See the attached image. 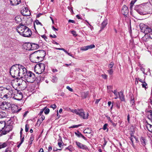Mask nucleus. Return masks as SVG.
<instances>
[{
	"mask_svg": "<svg viewBox=\"0 0 152 152\" xmlns=\"http://www.w3.org/2000/svg\"><path fill=\"white\" fill-rule=\"evenodd\" d=\"M150 38V34H145L144 36L142 37V40L143 41L146 42L150 40L151 39Z\"/></svg>",
	"mask_w": 152,
	"mask_h": 152,
	"instance_id": "obj_21",
	"label": "nucleus"
},
{
	"mask_svg": "<svg viewBox=\"0 0 152 152\" xmlns=\"http://www.w3.org/2000/svg\"><path fill=\"white\" fill-rule=\"evenodd\" d=\"M142 87L146 88V86H147V84L144 81V82L142 83Z\"/></svg>",
	"mask_w": 152,
	"mask_h": 152,
	"instance_id": "obj_43",
	"label": "nucleus"
},
{
	"mask_svg": "<svg viewBox=\"0 0 152 152\" xmlns=\"http://www.w3.org/2000/svg\"><path fill=\"white\" fill-rule=\"evenodd\" d=\"M71 33L73 34V35L75 37L76 36H77V34H76V32L74 30L72 31H71Z\"/></svg>",
	"mask_w": 152,
	"mask_h": 152,
	"instance_id": "obj_49",
	"label": "nucleus"
},
{
	"mask_svg": "<svg viewBox=\"0 0 152 152\" xmlns=\"http://www.w3.org/2000/svg\"><path fill=\"white\" fill-rule=\"evenodd\" d=\"M31 22L32 21L31 19H28L26 21V25H28V24L31 23Z\"/></svg>",
	"mask_w": 152,
	"mask_h": 152,
	"instance_id": "obj_33",
	"label": "nucleus"
},
{
	"mask_svg": "<svg viewBox=\"0 0 152 152\" xmlns=\"http://www.w3.org/2000/svg\"><path fill=\"white\" fill-rule=\"evenodd\" d=\"M79 111L78 112V113L77 114V115H79L84 119H88V113H87L86 114L83 110L82 109H79Z\"/></svg>",
	"mask_w": 152,
	"mask_h": 152,
	"instance_id": "obj_12",
	"label": "nucleus"
},
{
	"mask_svg": "<svg viewBox=\"0 0 152 152\" xmlns=\"http://www.w3.org/2000/svg\"><path fill=\"white\" fill-rule=\"evenodd\" d=\"M107 23L106 20H104L102 23L101 26V29L100 31H101L107 25Z\"/></svg>",
	"mask_w": 152,
	"mask_h": 152,
	"instance_id": "obj_25",
	"label": "nucleus"
},
{
	"mask_svg": "<svg viewBox=\"0 0 152 152\" xmlns=\"http://www.w3.org/2000/svg\"><path fill=\"white\" fill-rule=\"evenodd\" d=\"M7 89L3 87H0V98L4 100L8 98V96L6 93Z\"/></svg>",
	"mask_w": 152,
	"mask_h": 152,
	"instance_id": "obj_7",
	"label": "nucleus"
},
{
	"mask_svg": "<svg viewBox=\"0 0 152 152\" xmlns=\"http://www.w3.org/2000/svg\"><path fill=\"white\" fill-rule=\"evenodd\" d=\"M107 71L109 74L110 75H113V71L112 69H109L107 70Z\"/></svg>",
	"mask_w": 152,
	"mask_h": 152,
	"instance_id": "obj_37",
	"label": "nucleus"
},
{
	"mask_svg": "<svg viewBox=\"0 0 152 152\" xmlns=\"http://www.w3.org/2000/svg\"><path fill=\"white\" fill-rule=\"evenodd\" d=\"M35 23H36L37 24H40L41 25V26H42V25L41 23L39 22V21L38 20H36L35 21Z\"/></svg>",
	"mask_w": 152,
	"mask_h": 152,
	"instance_id": "obj_51",
	"label": "nucleus"
},
{
	"mask_svg": "<svg viewBox=\"0 0 152 152\" xmlns=\"http://www.w3.org/2000/svg\"><path fill=\"white\" fill-rule=\"evenodd\" d=\"M82 126V125L81 124H80L78 125H73L72 126H70L69 127L70 128H77L80 126Z\"/></svg>",
	"mask_w": 152,
	"mask_h": 152,
	"instance_id": "obj_38",
	"label": "nucleus"
},
{
	"mask_svg": "<svg viewBox=\"0 0 152 152\" xmlns=\"http://www.w3.org/2000/svg\"><path fill=\"white\" fill-rule=\"evenodd\" d=\"M68 22L69 23H75V20H68Z\"/></svg>",
	"mask_w": 152,
	"mask_h": 152,
	"instance_id": "obj_60",
	"label": "nucleus"
},
{
	"mask_svg": "<svg viewBox=\"0 0 152 152\" xmlns=\"http://www.w3.org/2000/svg\"><path fill=\"white\" fill-rule=\"evenodd\" d=\"M15 20L17 23H18L21 21V19L20 16H17L15 18Z\"/></svg>",
	"mask_w": 152,
	"mask_h": 152,
	"instance_id": "obj_30",
	"label": "nucleus"
},
{
	"mask_svg": "<svg viewBox=\"0 0 152 152\" xmlns=\"http://www.w3.org/2000/svg\"><path fill=\"white\" fill-rule=\"evenodd\" d=\"M149 102L150 103V104L152 105V100L151 99V97H150L149 100Z\"/></svg>",
	"mask_w": 152,
	"mask_h": 152,
	"instance_id": "obj_64",
	"label": "nucleus"
},
{
	"mask_svg": "<svg viewBox=\"0 0 152 152\" xmlns=\"http://www.w3.org/2000/svg\"><path fill=\"white\" fill-rule=\"evenodd\" d=\"M6 126V123L4 121L0 122V134L2 133V131Z\"/></svg>",
	"mask_w": 152,
	"mask_h": 152,
	"instance_id": "obj_18",
	"label": "nucleus"
},
{
	"mask_svg": "<svg viewBox=\"0 0 152 152\" xmlns=\"http://www.w3.org/2000/svg\"><path fill=\"white\" fill-rule=\"evenodd\" d=\"M95 46L94 45H87L81 47L80 48V50L83 51H86L88 49H92L94 48Z\"/></svg>",
	"mask_w": 152,
	"mask_h": 152,
	"instance_id": "obj_17",
	"label": "nucleus"
},
{
	"mask_svg": "<svg viewBox=\"0 0 152 152\" xmlns=\"http://www.w3.org/2000/svg\"><path fill=\"white\" fill-rule=\"evenodd\" d=\"M146 127L148 131L152 133V125L148 123Z\"/></svg>",
	"mask_w": 152,
	"mask_h": 152,
	"instance_id": "obj_26",
	"label": "nucleus"
},
{
	"mask_svg": "<svg viewBox=\"0 0 152 152\" xmlns=\"http://www.w3.org/2000/svg\"><path fill=\"white\" fill-rule=\"evenodd\" d=\"M56 49L59 50H62L64 51L65 50V49L63 48H56Z\"/></svg>",
	"mask_w": 152,
	"mask_h": 152,
	"instance_id": "obj_59",
	"label": "nucleus"
},
{
	"mask_svg": "<svg viewBox=\"0 0 152 152\" xmlns=\"http://www.w3.org/2000/svg\"><path fill=\"white\" fill-rule=\"evenodd\" d=\"M12 129V126L11 125H6L2 133L0 134V137L3 135H5L11 131Z\"/></svg>",
	"mask_w": 152,
	"mask_h": 152,
	"instance_id": "obj_10",
	"label": "nucleus"
},
{
	"mask_svg": "<svg viewBox=\"0 0 152 152\" xmlns=\"http://www.w3.org/2000/svg\"><path fill=\"white\" fill-rule=\"evenodd\" d=\"M34 140V136L33 134H31V135L30 138L29 140V144L31 145L32 143V142Z\"/></svg>",
	"mask_w": 152,
	"mask_h": 152,
	"instance_id": "obj_32",
	"label": "nucleus"
},
{
	"mask_svg": "<svg viewBox=\"0 0 152 152\" xmlns=\"http://www.w3.org/2000/svg\"><path fill=\"white\" fill-rule=\"evenodd\" d=\"M51 107H52L53 109L56 108V106L55 104H53L50 106Z\"/></svg>",
	"mask_w": 152,
	"mask_h": 152,
	"instance_id": "obj_57",
	"label": "nucleus"
},
{
	"mask_svg": "<svg viewBox=\"0 0 152 152\" xmlns=\"http://www.w3.org/2000/svg\"><path fill=\"white\" fill-rule=\"evenodd\" d=\"M140 142L141 144L143 146H145V145L146 140L145 138L143 137H141L140 139Z\"/></svg>",
	"mask_w": 152,
	"mask_h": 152,
	"instance_id": "obj_28",
	"label": "nucleus"
},
{
	"mask_svg": "<svg viewBox=\"0 0 152 152\" xmlns=\"http://www.w3.org/2000/svg\"><path fill=\"white\" fill-rule=\"evenodd\" d=\"M75 143L78 148L80 149L85 150H87L88 149V148L86 145L83 144L79 142L76 141L75 142Z\"/></svg>",
	"mask_w": 152,
	"mask_h": 152,
	"instance_id": "obj_16",
	"label": "nucleus"
},
{
	"mask_svg": "<svg viewBox=\"0 0 152 152\" xmlns=\"http://www.w3.org/2000/svg\"><path fill=\"white\" fill-rule=\"evenodd\" d=\"M44 113L46 114H48L50 112V110L48 108H46V109H45Z\"/></svg>",
	"mask_w": 152,
	"mask_h": 152,
	"instance_id": "obj_46",
	"label": "nucleus"
},
{
	"mask_svg": "<svg viewBox=\"0 0 152 152\" xmlns=\"http://www.w3.org/2000/svg\"><path fill=\"white\" fill-rule=\"evenodd\" d=\"M12 95L15 99L20 101L23 98L22 93L20 90H15L12 91Z\"/></svg>",
	"mask_w": 152,
	"mask_h": 152,
	"instance_id": "obj_5",
	"label": "nucleus"
},
{
	"mask_svg": "<svg viewBox=\"0 0 152 152\" xmlns=\"http://www.w3.org/2000/svg\"><path fill=\"white\" fill-rule=\"evenodd\" d=\"M57 80L58 78L56 77L53 76V78L52 79V81L53 83L56 82L57 81Z\"/></svg>",
	"mask_w": 152,
	"mask_h": 152,
	"instance_id": "obj_40",
	"label": "nucleus"
},
{
	"mask_svg": "<svg viewBox=\"0 0 152 152\" xmlns=\"http://www.w3.org/2000/svg\"><path fill=\"white\" fill-rule=\"evenodd\" d=\"M114 65V63L113 62H111L110 64L108 65V67L110 69H112Z\"/></svg>",
	"mask_w": 152,
	"mask_h": 152,
	"instance_id": "obj_42",
	"label": "nucleus"
},
{
	"mask_svg": "<svg viewBox=\"0 0 152 152\" xmlns=\"http://www.w3.org/2000/svg\"><path fill=\"white\" fill-rule=\"evenodd\" d=\"M75 134L77 137H81L82 134L79 131H77V132H75Z\"/></svg>",
	"mask_w": 152,
	"mask_h": 152,
	"instance_id": "obj_34",
	"label": "nucleus"
},
{
	"mask_svg": "<svg viewBox=\"0 0 152 152\" xmlns=\"http://www.w3.org/2000/svg\"><path fill=\"white\" fill-rule=\"evenodd\" d=\"M11 111L12 113H18L20 111L21 109H18V106L14 104H10V106Z\"/></svg>",
	"mask_w": 152,
	"mask_h": 152,
	"instance_id": "obj_13",
	"label": "nucleus"
},
{
	"mask_svg": "<svg viewBox=\"0 0 152 152\" xmlns=\"http://www.w3.org/2000/svg\"><path fill=\"white\" fill-rule=\"evenodd\" d=\"M19 77H20L22 78L24 75L26 74L27 71L25 67L21 65L18 64Z\"/></svg>",
	"mask_w": 152,
	"mask_h": 152,
	"instance_id": "obj_8",
	"label": "nucleus"
},
{
	"mask_svg": "<svg viewBox=\"0 0 152 152\" xmlns=\"http://www.w3.org/2000/svg\"><path fill=\"white\" fill-rule=\"evenodd\" d=\"M91 128H88L86 129L83 131L84 133H88L90 134L91 132Z\"/></svg>",
	"mask_w": 152,
	"mask_h": 152,
	"instance_id": "obj_27",
	"label": "nucleus"
},
{
	"mask_svg": "<svg viewBox=\"0 0 152 152\" xmlns=\"http://www.w3.org/2000/svg\"><path fill=\"white\" fill-rule=\"evenodd\" d=\"M79 111V110H76V109L72 110H71V112L72 113H76L77 115L78 113V112Z\"/></svg>",
	"mask_w": 152,
	"mask_h": 152,
	"instance_id": "obj_41",
	"label": "nucleus"
},
{
	"mask_svg": "<svg viewBox=\"0 0 152 152\" xmlns=\"http://www.w3.org/2000/svg\"><path fill=\"white\" fill-rule=\"evenodd\" d=\"M134 137H130V140L132 142L131 144L132 145H133V138Z\"/></svg>",
	"mask_w": 152,
	"mask_h": 152,
	"instance_id": "obj_61",
	"label": "nucleus"
},
{
	"mask_svg": "<svg viewBox=\"0 0 152 152\" xmlns=\"http://www.w3.org/2000/svg\"><path fill=\"white\" fill-rule=\"evenodd\" d=\"M39 59V61H42L45 56V53L44 50H39L35 51Z\"/></svg>",
	"mask_w": 152,
	"mask_h": 152,
	"instance_id": "obj_9",
	"label": "nucleus"
},
{
	"mask_svg": "<svg viewBox=\"0 0 152 152\" xmlns=\"http://www.w3.org/2000/svg\"><path fill=\"white\" fill-rule=\"evenodd\" d=\"M30 45L31 46L30 49L31 50H34L37 49L39 47L38 45L35 43H30Z\"/></svg>",
	"mask_w": 152,
	"mask_h": 152,
	"instance_id": "obj_22",
	"label": "nucleus"
},
{
	"mask_svg": "<svg viewBox=\"0 0 152 152\" xmlns=\"http://www.w3.org/2000/svg\"><path fill=\"white\" fill-rule=\"evenodd\" d=\"M37 56L35 52L31 54V61L35 63H37L40 62L39 61V59Z\"/></svg>",
	"mask_w": 152,
	"mask_h": 152,
	"instance_id": "obj_11",
	"label": "nucleus"
},
{
	"mask_svg": "<svg viewBox=\"0 0 152 152\" xmlns=\"http://www.w3.org/2000/svg\"><path fill=\"white\" fill-rule=\"evenodd\" d=\"M119 98L121 101H125L124 96V95L122 91L118 92Z\"/></svg>",
	"mask_w": 152,
	"mask_h": 152,
	"instance_id": "obj_23",
	"label": "nucleus"
},
{
	"mask_svg": "<svg viewBox=\"0 0 152 152\" xmlns=\"http://www.w3.org/2000/svg\"><path fill=\"white\" fill-rule=\"evenodd\" d=\"M136 79L138 80V81L141 83H142L145 81V78L144 79H141L139 77H137L136 78Z\"/></svg>",
	"mask_w": 152,
	"mask_h": 152,
	"instance_id": "obj_35",
	"label": "nucleus"
},
{
	"mask_svg": "<svg viewBox=\"0 0 152 152\" xmlns=\"http://www.w3.org/2000/svg\"><path fill=\"white\" fill-rule=\"evenodd\" d=\"M16 30L20 35L24 37H29L32 34L30 28L22 23H20L17 27Z\"/></svg>",
	"mask_w": 152,
	"mask_h": 152,
	"instance_id": "obj_1",
	"label": "nucleus"
},
{
	"mask_svg": "<svg viewBox=\"0 0 152 152\" xmlns=\"http://www.w3.org/2000/svg\"><path fill=\"white\" fill-rule=\"evenodd\" d=\"M66 89H68L69 91H70L72 92L73 91V90L72 89V88H71L69 86H66Z\"/></svg>",
	"mask_w": 152,
	"mask_h": 152,
	"instance_id": "obj_53",
	"label": "nucleus"
},
{
	"mask_svg": "<svg viewBox=\"0 0 152 152\" xmlns=\"http://www.w3.org/2000/svg\"><path fill=\"white\" fill-rule=\"evenodd\" d=\"M18 64L12 65L10 70V73L14 78H17L19 77Z\"/></svg>",
	"mask_w": 152,
	"mask_h": 152,
	"instance_id": "obj_4",
	"label": "nucleus"
},
{
	"mask_svg": "<svg viewBox=\"0 0 152 152\" xmlns=\"http://www.w3.org/2000/svg\"><path fill=\"white\" fill-rule=\"evenodd\" d=\"M6 116V113L3 111L0 112V118H3Z\"/></svg>",
	"mask_w": 152,
	"mask_h": 152,
	"instance_id": "obj_29",
	"label": "nucleus"
},
{
	"mask_svg": "<svg viewBox=\"0 0 152 152\" xmlns=\"http://www.w3.org/2000/svg\"><path fill=\"white\" fill-rule=\"evenodd\" d=\"M23 78L27 82L31 83L33 82L35 80V74L30 71H27Z\"/></svg>",
	"mask_w": 152,
	"mask_h": 152,
	"instance_id": "obj_3",
	"label": "nucleus"
},
{
	"mask_svg": "<svg viewBox=\"0 0 152 152\" xmlns=\"http://www.w3.org/2000/svg\"><path fill=\"white\" fill-rule=\"evenodd\" d=\"M121 12L124 15H126L128 13L129 11L127 7L124 5L122 8Z\"/></svg>",
	"mask_w": 152,
	"mask_h": 152,
	"instance_id": "obj_19",
	"label": "nucleus"
},
{
	"mask_svg": "<svg viewBox=\"0 0 152 152\" xmlns=\"http://www.w3.org/2000/svg\"><path fill=\"white\" fill-rule=\"evenodd\" d=\"M146 6H144L143 4H141L136 6L134 9L141 15H146L147 14L151 13L152 12L147 9Z\"/></svg>",
	"mask_w": 152,
	"mask_h": 152,
	"instance_id": "obj_2",
	"label": "nucleus"
},
{
	"mask_svg": "<svg viewBox=\"0 0 152 152\" xmlns=\"http://www.w3.org/2000/svg\"><path fill=\"white\" fill-rule=\"evenodd\" d=\"M10 104L6 102H2L0 105V108L3 110L8 109L10 106Z\"/></svg>",
	"mask_w": 152,
	"mask_h": 152,
	"instance_id": "obj_15",
	"label": "nucleus"
},
{
	"mask_svg": "<svg viewBox=\"0 0 152 152\" xmlns=\"http://www.w3.org/2000/svg\"><path fill=\"white\" fill-rule=\"evenodd\" d=\"M120 104L118 102H117L116 103L115 106L117 107V108L118 109H119L120 108Z\"/></svg>",
	"mask_w": 152,
	"mask_h": 152,
	"instance_id": "obj_47",
	"label": "nucleus"
},
{
	"mask_svg": "<svg viewBox=\"0 0 152 152\" xmlns=\"http://www.w3.org/2000/svg\"><path fill=\"white\" fill-rule=\"evenodd\" d=\"M140 70L145 75H147L148 73L149 72H147L146 73H145V69L143 67H141Z\"/></svg>",
	"mask_w": 152,
	"mask_h": 152,
	"instance_id": "obj_39",
	"label": "nucleus"
},
{
	"mask_svg": "<svg viewBox=\"0 0 152 152\" xmlns=\"http://www.w3.org/2000/svg\"><path fill=\"white\" fill-rule=\"evenodd\" d=\"M21 141L19 143V144L18 145L17 147L18 148H19L20 146L23 143L24 140V136H23L21 140H20Z\"/></svg>",
	"mask_w": 152,
	"mask_h": 152,
	"instance_id": "obj_36",
	"label": "nucleus"
},
{
	"mask_svg": "<svg viewBox=\"0 0 152 152\" xmlns=\"http://www.w3.org/2000/svg\"><path fill=\"white\" fill-rule=\"evenodd\" d=\"M50 37L52 38H56L57 37L56 36L55 34H53V35L50 34Z\"/></svg>",
	"mask_w": 152,
	"mask_h": 152,
	"instance_id": "obj_62",
	"label": "nucleus"
},
{
	"mask_svg": "<svg viewBox=\"0 0 152 152\" xmlns=\"http://www.w3.org/2000/svg\"><path fill=\"white\" fill-rule=\"evenodd\" d=\"M107 124H105L103 126V129L104 130H105L107 129Z\"/></svg>",
	"mask_w": 152,
	"mask_h": 152,
	"instance_id": "obj_54",
	"label": "nucleus"
},
{
	"mask_svg": "<svg viewBox=\"0 0 152 152\" xmlns=\"http://www.w3.org/2000/svg\"><path fill=\"white\" fill-rule=\"evenodd\" d=\"M45 118V117L44 115H42L41 117L40 118V119L42 121Z\"/></svg>",
	"mask_w": 152,
	"mask_h": 152,
	"instance_id": "obj_58",
	"label": "nucleus"
},
{
	"mask_svg": "<svg viewBox=\"0 0 152 152\" xmlns=\"http://www.w3.org/2000/svg\"><path fill=\"white\" fill-rule=\"evenodd\" d=\"M139 26L141 31L145 34H148V33L151 32V29L143 23H140Z\"/></svg>",
	"mask_w": 152,
	"mask_h": 152,
	"instance_id": "obj_6",
	"label": "nucleus"
},
{
	"mask_svg": "<svg viewBox=\"0 0 152 152\" xmlns=\"http://www.w3.org/2000/svg\"><path fill=\"white\" fill-rule=\"evenodd\" d=\"M8 144V142L7 141L4 142H0V149L6 147Z\"/></svg>",
	"mask_w": 152,
	"mask_h": 152,
	"instance_id": "obj_24",
	"label": "nucleus"
},
{
	"mask_svg": "<svg viewBox=\"0 0 152 152\" xmlns=\"http://www.w3.org/2000/svg\"><path fill=\"white\" fill-rule=\"evenodd\" d=\"M21 0H10V4L12 5H16L21 2Z\"/></svg>",
	"mask_w": 152,
	"mask_h": 152,
	"instance_id": "obj_20",
	"label": "nucleus"
},
{
	"mask_svg": "<svg viewBox=\"0 0 152 152\" xmlns=\"http://www.w3.org/2000/svg\"><path fill=\"white\" fill-rule=\"evenodd\" d=\"M39 69H40L39 72H36V69H35V72L38 74H41L43 72H44L45 69V65L42 63H39L38 64Z\"/></svg>",
	"mask_w": 152,
	"mask_h": 152,
	"instance_id": "obj_14",
	"label": "nucleus"
},
{
	"mask_svg": "<svg viewBox=\"0 0 152 152\" xmlns=\"http://www.w3.org/2000/svg\"><path fill=\"white\" fill-rule=\"evenodd\" d=\"M113 92L115 96H118V92H117L116 90H114V91H113Z\"/></svg>",
	"mask_w": 152,
	"mask_h": 152,
	"instance_id": "obj_52",
	"label": "nucleus"
},
{
	"mask_svg": "<svg viewBox=\"0 0 152 152\" xmlns=\"http://www.w3.org/2000/svg\"><path fill=\"white\" fill-rule=\"evenodd\" d=\"M44 110L45 108L41 110L40 113H39V115H42V114L43 113Z\"/></svg>",
	"mask_w": 152,
	"mask_h": 152,
	"instance_id": "obj_63",
	"label": "nucleus"
},
{
	"mask_svg": "<svg viewBox=\"0 0 152 152\" xmlns=\"http://www.w3.org/2000/svg\"><path fill=\"white\" fill-rule=\"evenodd\" d=\"M130 115L129 113L127 115V120L128 121V123H129L130 121Z\"/></svg>",
	"mask_w": 152,
	"mask_h": 152,
	"instance_id": "obj_56",
	"label": "nucleus"
},
{
	"mask_svg": "<svg viewBox=\"0 0 152 152\" xmlns=\"http://www.w3.org/2000/svg\"><path fill=\"white\" fill-rule=\"evenodd\" d=\"M102 77L104 79H106L107 78V75L105 74H102Z\"/></svg>",
	"mask_w": 152,
	"mask_h": 152,
	"instance_id": "obj_50",
	"label": "nucleus"
},
{
	"mask_svg": "<svg viewBox=\"0 0 152 152\" xmlns=\"http://www.w3.org/2000/svg\"><path fill=\"white\" fill-rule=\"evenodd\" d=\"M135 3V1H134L133 0H132L131 1V3H130V8H132L133 5L134 4V3Z\"/></svg>",
	"mask_w": 152,
	"mask_h": 152,
	"instance_id": "obj_48",
	"label": "nucleus"
},
{
	"mask_svg": "<svg viewBox=\"0 0 152 152\" xmlns=\"http://www.w3.org/2000/svg\"><path fill=\"white\" fill-rule=\"evenodd\" d=\"M23 12H25L26 13L28 12H29V11L28 10V8L26 7H24V8H23Z\"/></svg>",
	"mask_w": 152,
	"mask_h": 152,
	"instance_id": "obj_44",
	"label": "nucleus"
},
{
	"mask_svg": "<svg viewBox=\"0 0 152 152\" xmlns=\"http://www.w3.org/2000/svg\"><path fill=\"white\" fill-rule=\"evenodd\" d=\"M29 125H28V124H26V125H25V131L26 132H27L28 131V129H29Z\"/></svg>",
	"mask_w": 152,
	"mask_h": 152,
	"instance_id": "obj_45",
	"label": "nucleus"
},
{
	"mask_svg": "<svg viewBox=\"0 0 152 152\" xmlns=\"http://www.w3.org/2000/svg\"><path fill=\"white\" fill-rule=\"evenodd\" d=\"M130 103L132 105H133L134 104V98H133L132 99V98H131L130 100Z\"/></svg>",
	"mask_w": 152,
	"mask_h": 152,
	"instance_id": "obj_55",
	"label": "nucleus"
},
{
	"mask_svg": "<svg viewBox=\"0 0 152 152\" xmlns=\"http://www.w3.org/2000/svg\"><path fill=\"white\" fill-rule=\"evenodd\" d=\"M88 92H83L82 94V96L83 98H86L88 95Z\"/></svg>",
	"mask_w": 152,
	"mask_h": 152,
	"instance_id": "obj_31",
	"label": "nucleus"
}]
</instances>
